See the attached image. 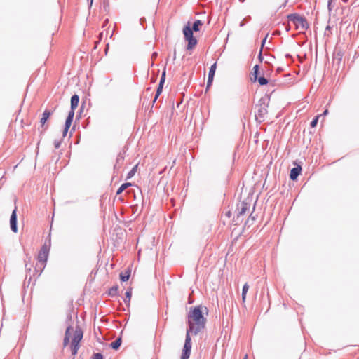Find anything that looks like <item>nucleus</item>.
I'll return each mask as SVG.
<instances>
[{
    "label": "nucleus",
    "instance_id": "obj_1",
    "mask_svg": "<svg viewBox=\"0 0 359 359\" xmlns=\"http://www.w3.org/2000/svg\"><path fill=\"white\" fill-rule=\"evenodd\" d=\"M203 311L208 313V308L200 305L191 308L187 315L188 327L186 332L185 341L180 359H189L190 357L191 350V334L197 335L205 328L207 320L203 316Z\"/></svg>",
    "mask_w": 359,
    "mask_h": 359
},
{
    "label": "nucleus",
    "instance_id": "obj_2",
    "mask_svg": "<svg viewBox=\"0 0 359 359\" xmlns=\"http://www.w3.org/2000/svg\"><path fill=\"white\" fill-rule=\"evenodd\" d=\"M46 264H43L41 262H39L37 261L36 266L34 267V270L32 271L31 267L28 266V264H25L26 268V276H25V282H27L28 284H30L32 280L34 279L33 285L35 284V281L37 278L40 276L41 273L43 272Z\"/></svg>",
    "mask_w": 359,
    "mask_h": 359
},
{
    "label": "nucleus",
    "instance_id": "obj_3",
    "mask_svg": "<svg viewBox=\"0 0 359 359\" xmlns=\"http://www.w3.org/2000/svg\"><path fill=\"white\" fill-rule=\"evenodd\" d=\"M267 98H260L258 102V104H257L255 107V109H257V111L255 112V118L256 120L259 123L264 121L265 116L267 114Z\"/></svg>",
    "mask_w": 359,
    "mask_h": 359
},
{
    "label": "nucleus",
    "instance_id": "obj_4",
    "mask_svg": "<svg viewBox=\"0 0 359 359\" xmlns=\"http://www.w3.org/2000/svg\"><path fill=\"white\" fill-rule=\"evenodd\" d=\"M287 18L289 21L292 22L294 24L297 29L299 28L307 29L309 28V23L306 19L298 13L289 14L287 16Z\"/></svg>",
    "mask_w": 359,
    "mask_h": 359
},
{
    "label": "nucleus",
    "instance_id": "obj_5",
    "mask_svg": "<svg viewBox=\"0 0 359 359\" xmlns=\"http://www.w3.org/2000/svg\"><path fill=\"white\" fill-rule=\"evenodd\" d=\"M193 31L189 26V24L185 25L183 28V34L184 39L188 42L187 46V50H192L198 43L196 37L194 36Z\"/></svg>",
    "mask_w": 359,
    "mask_h": 359
},
{
    "label": "nucleus",
    "instance_id": "obj_6",
    "mask_svg": "<svg viewBox=\"0 0 359 359\" xmlns=\"http://www.w3.org/2000/svg\"><path fill=\"white\" fill-rule=\"evenodd\" d=\"M250 208V203L248 201L245 200L237 205L236 212L237 217L244 215L247 210H249Z\"/></svg>",
    "mask_w": 359,
    "mask_h": 359
},
{
    "label": "nucleus",
    "instance_id": "obj_7",
    "mask_svg": "<svg viewBox=\"0 0 359 359\" xmlns=\"http://www.w3.org/2000/svg\"><path fill=\"white\" fill-rule=\"evenodd\" d=\"M48 253H49V248L46 245H43L41 247V248L39 252V255L37 257V261H39V262L46 264V262L48 260Z\"/></svg>",
    "mask_w": 359,
    "mask_h": 359
},
{
    "label": "nucleus",
    "instance_id": "obj_8",
    "mask_svg": "<svg viewBox=\"0 0 359 359\" xmlns=\"http://www.w3.org/2000/svg\"><path fill=\"white\" fill-rule=\"evenodd\" d=\"M10 227L13 232H18V222H17V208L13 210L10 217Z\"/></svg>",
    "mask_w": 359,
    "mask_h": 359
},
{
    "label": "nucleus",
    "instance_id": "obj_9",
    "mask_svg": "<svg viewBox=\"0 0 359 359\" xmlns=\"http://www.w3.org/2000/svg\"><path fill=\"white\" fill-rule=\"evenodd\" d=\"M165 67H164L163 72H162V74H161V79H160V81H159V83H158V88L156 89V99H158V97L160 96V95L162 93V90H163V85L165 83Z\"/></svg>",
    "mask_w": 359,
    "mask_h": 359
},
{
    "label": "nucleus",
    "instance_id": "obj_10",
    "mask_svg": "<svg viewBox=\"0 0 359 359\" xmlns=\"http://www.w3.org/2000/svg\"><path fill=\"white\" fill-rule=\"evenodd\" d=\"M125 153L126 151H123L119 152V154H118L116 160V163L114 166V170L118 171L121 168L125 159Z\"/></svg>",
    "mask_w": 359,
    "mask_h": 359
},
{
    "label": "nucleus",
    "instance_id": "obj_11",
    "mask_svg": "<svg viewBox=\"0 0 359 359\" xmlns=\"http://www.w3.org/2000/svg\"><path fill=\"white\" fill-rule=\"evenodd\" d=\"M51 114H52V111L50 110L46 109L43 111V113L42 114V117L41 118V120H40L41 126L42 128L41 133H43L47 129L48 126H46V127L44 126H45L46 122L47 121L48 118L51 116Z\"/></svg>",
    "mask_w": 359,
    "mask_h": 359
},
{
    "label": "nucleus",
    "instance_id": "obj_12",
    "mask_svg": "<svg viewBox=\"0 0 359 359\" xmlns=\"http://www.w3.org/2000/svg\"><path fill=\"white\" fill-rule=\"evenodd\" d=\"M83 334L82 330L80 327H77L74 332L72 343L75 344H79L80 341L83 338Z\"/></svg>",
    "mask_w": 359,
    "mask_h": 359
},
{
    "label": "nucleus",
    "instance_id": "obj_13",
    "mask_svg": "<svg viewBox=\"0 0 359 359\" xmlns=\"http://www.w3.org/2000/svg\"><path fill=\"white\" fill-rule=\"evenodd\" d=\"M302 167L299 165H297V166L294 167L291 169L290 173V178L291 180L294 181L297 179L298 176L301 174Z\"/></svg>",
    "mask_w": 359,
    "mask_h": 359
},
{
    "label": "nucleus",
    "instance_id": "obj_14",
    "mask_svg": "<svg viewBox=\"0 0 359 359\" xmlns=\"http://www.w3.org/2000/svg\"><path fill=\"white\" fill-rule=\"evenodd\" d=\"M259 74V65H255L252 69V75L253 76V78L252 77L251 78V81L253 82L257 81Z\"/></svg>",
    "mask_w": 359,
    "mask_h": 359
},
{
    "label": "nucleus",
    "instance_id": "obj_15",
    "mask_svg": "<svg viewBox=\"0 0 359 359\" xmlns=\"http://www.w3.org/2000/svg\"><path fill=\"white\" fill-rule=\"evenodd\" d=\"M79 97L77 95H74L71 97V109H75L79 104Z\"/></svg>",
    "mask_w": 359,
    "mask_h": 359
},
{
    "label": "nucleus",
    "instance_id": "obj_16",
    "mask_svg": "<svg viewBox=\"0 0 359 359\" xmlns=\"http://www.w3.org/2000/svg\"><path fill=\"white\" fill-rule=\"evenodd\" d=\"M130 276V270L128 269L120 273V279L122 282L128 281Z\"/></svg>",
    "mask_w": 359,
    "mask_h": 359
},
{
    "label": "nucleus",
    "instance_id": "obj_17",
    "mask_svg": "<svg viewBox=\"0 0 359 359\" xmlns=\"http://www.w3.org/2000/svg\"><path fill=\"white\" fill-rule=\"evenodd\" d=\"M121 337H118L114 341L110 344L109 346L114 350H117L121 346Z\"/></svg>",
    "mask_w": 359,
    "mask_h": 359
},
{
    "label": "nucleus",
    "instance_id": "obj_18",
    "mask_svg": "<svg viewBox=\"0 0 359 359\" xmlns=\"http://www.w3.org/2000/svg\"><path fill=\"white\" fill-rule=\"evenodd\" d=\"M203 25V22L201 20H196L192 27H191L193 32H198L200 30V27Z\"/></svg>",
    "mask_w": 359,
    "mask_h": 359
},
{
    "label": "nucleus",
    "instance_id": "obj_19",
    "mask_svg": "<svg viewBox=\"0 0 359 359\" xmlns=\"http://www.w3.org/2000/svg\"><path fill=\"white\" fill-rule=\"evenodd\" d=\"M216 68H217V62H215L213 65H211V67L209 69L208 78L210 79V80L214 79Z\"/></svg>",
    "mask_w": 359,
    "mask_h": 359
},
{
    "label": "nucleus",
    "instance_id": "obj_20",
    "mask_svg": "<svg viewBox=\"0 0 359 359\" xmlns=\"http://www.w3.org/2000/svg\"><path fill=\"white\" fill-rule=\"evenodd\" d=\"M248 290H249L248 284V283L244 284V285L243 286L242 294H241L242 302L243 304L245 302L246 295H247V292H248Z\"/></svg>",
    "mask_w": 359,
    "mask_h": 359
},
{
    "label": "nucleus",
    "instance_id": "obj_21",
    "mask_svg": "<svg viewBox=\"0 0 359 359\" xmlns=\"http://www.w3.org/2000/svg\"><path fill=\"white\" fill-rule=\"evenodd\" d=\"M118 286L114 285L109 290L108 294L112 297H116L118 294Z\"/></svg>",
    "mask_w": 359,
    "mask_h": 359
},
{
    "label": "nucleus",
    "instance_id": "obj_22",
    "mask_svg": "<svg viewBox=\"0 0 359 359\" xmlns=\"http://www.w3.org/2000/svg\"><path fill=\"white\" fill-rule=\"evenodd\" d=\"M131 185V183L130 182H126L122 184L120 187L116 191V195L121 194L126 189H127L128 187Z\"/></svg>",
    "mask_w": 359,
    "mask_h": 359
},
{
    "label": "nucleus",
    "instance_id": "obj_23",
    "mask_svg": "<svg viewBox=\"0 0 359 359\" xmlns=\"http://www.w3.org/2000/svg\"><path fill=\"white\" fill-rule=\"evenodd\" d=\"M126 299H124V302L126 304L129 305L130 304V300L132 296V291L131 289L128 290L125 293Z\"/></svg>",
    "mask_w": 359,
    "mask_h": 359
},
{
    "label": "nucleus",
    "instance_id": "obj_24",
    "mask_svg": "<svg viewBox=\"0 0 359 359\" xmlns=\"http://www.w3.org/2000/svg\"><path fill=\"white\" fill-rule=\"evenodd\" d=\"M80 347V345L79 344H71V351H72V354L73 355H76L78 353V350Z\"/></svg>",
    "mask_w": 359,
    "mask_h": 359
},
{
    "label": "nucleus",
    "instance_id": "obj_25",
    "mask_svg": "<svg viewBox=\"0 0 359 359\" xmlns=\"http://www.w3.org/2000/svg\"><path fill=\"white\" fill-rule=\"evenodd\" d=\"M257 81L259 82L260 86H264L268 83V79L265 78L264 76H259L257 77Z\"/></svg>",
    "mask_w": 359,
    "mask_h": 359
},
{
    "label": "nucleus",
    "instance_id": "obj_26",
    "mask_svg": "<svg viewBox=\"0 0 359 359\" xmlns=\"http://www.w3.org/2000/svg\"><path fill=\"white\" fill-rule=\"evenodd\" d=\"M137 165H136L135 166H134L131 170L127 174V177H126V179L127 180H129L132 177L134 176L135 173L137 171Z\"/></svg>",
    "mask_w": 359,
    "mask_h": 359
},
{
    "label": "nucleus",
    "instance_id": "obj_27",
    "mask_svg": "<svg viewBox=\"0 0 359 359\" xmlns=\"http://www.w3.org/2000/svg\"><path fill=\"white\" fill-rule=\"evenodd\" d=\"M320 116H321V115H318L311 121L310 123L311 127L314 128L316 126Z\"/></svg>",
    "mask_w": 359,
    "mask_h": 359
},
{
    "label": "nucleus",
    "instance_id": "obj_28",
    "mask_svg": "<svg viewBox=\"0 0 359 359\" xmlns=\"http://www.w3.org/2000/svg\"><path fill=\"white\" fill-rule=\"evenodd\" d=\"M72 330V325H69L66 329L65 336H67L70 339L71 333L70 330Z\"/></svg>",
    "mask_w": 359,
    "mask_h": 359
},
{
    "label": "nucleus",
    "instance_id": "obj_29",
    "mask_svg": "<svg viewBox=\"0 0 359 359\" xmlns=\"http://www.w3.org/2000/svg\"><path fill=\"white\" fill-rule=\"evenodd\" d=\"M72 121H73V119L68 118H66L65 124V126L66 127V128H70Z\"/></svg>",
    "mask_w": 359,
    "mask_h": 359
},
{
    "label": "nucleus",
    "instance_id": "obj_30",
    "mask_svg": "<svg viewBox=\"0 0 359 359\" xmlns=\"http://www.w3.org/2000/svg\"><path fill=\"white\" fill-rule=\"evenodd\" d=\"M92 359H103V355L100 353H94Z\"/></svg>",
    "mask_w": 359,
    "mask_h": 359
},
{
    "label": "nucleus",
    "instance_id": "obj_31",
    "mask_svg": "<svg viewBox=\"0 0 359 359\" xmlns=\"http://www.w3.org/2000/svg\"><path fill=\"white\" fill-rule=\"evenodd\" d=\"M74 116V109H70L67 118L73 119Z\"/></svg>",
    "mask_w": 359,
    "mask_h": 359
},
{
    "label": "nucleus",
    "instance_id": "obj_32",
    "mask_svg": "<svg viewBox=\"0 0 359 359\" xmlns=\"http://www.w3.org/2000/svg\"><path fill=\"white\" fill-rule=\"evenodd\" d=\"M62 143V140H55L54 147L55 149H59Z\"/></svg>",
    "mask_w": 359,
    "mask_h": 359
},
{
    "label": "nucleus",
    "instance_id": "obj_33",
    "mask_svg": "<svg viewBox=\"0 0 359 359\" xmlns=\"http://www.w3.org/2000/svg\"><path fill=\"white\" fill-rule=\"evenodd\" d=\"M69 343V338L67 336H65L63 340V346H66Z\"/></svg>",
    "mask_w": 359,
    "mask_h": 359
},
{
    "label": "nucleus",
    "instance_id": "obj_34",
    "mask_svg": "<svg viewBox=\"0 0 359 359\" xmlns=\"http://www.w3.org/2000/svg\"><path fill=\"white\" fill-rule=\"evenodd\" d=\"M268 35L269 34H267L265 37L262 39V43H261V49L262 50L264 46L265 45L266 43V39H267V37H268Z\"/></svg>",
    "mask_w": 359,
    "mask_h": 359
},
{
    "label": "nucleus",
    "instance_id": "obj_35",
    "mask_svg": "<svg viewBox=\"0 0 359 359\" xmlns=\"http://www.w3.org/2000/svg\"><path fill=\"white\" fill-rule=\"evenodd\" d=\"M213 81V79H210L208 78L207 81V89L212 85V83Z\"/></svg>",
    "mask_w": 359,
    "mask_h": 359
},
{
    "label": "nucleus",
    "instance_id": "obj_36",
    "mask_svg": "<svg viewBox=\"0 0 359 359\" xmlns=\"http://www.w3.org/2000/svg\"><path fill=\"white\" fill-rule=\"evenodd\" d=\"M262 50L261 49L260 50V52L259 53V55H258V59L260 62H262V60H263V57H262Z\"/></svg>",
    "mask_w": 359,
    "mask_h": 359
},
{
    "label": "nucleus",
    "instance_id": "obj_37",
    "mask_svg": "<svg viewBox=\"0 0 359 359\" xmlns=\"http://www.w3.org/2000/svg\"><path fill=\"white\" fill-rule=\"evenodd\" d=\"M69 129V128H66V127L65 126L64 130H63V137L67 135V133Z\"/></svg>",
    "mask_w": 359,
    "mask_h": 359
},
{
    "label": "nucleus",
    "instance_id": "obj_38",
    "mask_svg": "<svg viewBox=\"0 0 359 359\" xmlns=\"http://www.w3.org/2000/svg\"><path fill=\"white\" fill-rule=\"evenodd\" d=\"M328 113H329L328 109H325V110L323 111V113L322 114H320V115H321V116H326V115H327V114H328Z\"/></svg>",
    "mask_w": 359,
    "mask_h": 359
},
{
    "label": "nucleus",
    "instance_id": "obj_39",
    "mask_svg": "<svg viewBox=\"0 0 359 359\" xmlns=\"http://www.w3.org/2000/svg\"><path fill=\"white\" fill-rule=\"evenodd\" d=\"M145 21H146V20H145V18H140V23L142 25H143V22H145Z\"/></svg>",
    "mask_w": 359,
    "mask_h": 359
},
{
    "label": "nucleus",
    "instance_id": "obj_40",
    "mask_svg": "<svg viewBox=\"0 0 359 359\" xmlns=\"http://www.w3.org/2000/svg\"><path fill=\"white\" fill-rule=\"evenodd\" d=\"M250 219H252V221H255V217L252 216V214L250 215V217L248 218V222L250 220Z\"/></svg>",
    "mask_w": 359,
    "mask_h": 359
},
{
    "label": "nucleus",
    "instance_id": "obj_41",
    "mask_svg": "<svg viewBox=\"0 0 359 359\" xmlns=\"http://www.w3.org/2000/svg\"><path fill=\"white\" fill-rule=\"evenodd\" d=\"M288 2V0H285V2L280 6V8H283L286 6V4H287Z\"/></svg>",
    "mask_w": 359,
    "mask_h": 359
},
{
    "label": "nucleus",
    "instance_id": "obj_42",
    "mask_svg": "<svg viewBox=\"0 0 359 359\" xmlns=\"http://www.w3.org/2000/svg\"><path fill=\"white\" fill-rule=\"evenodd\" d=\"M288 2V0H285V2L280 6V8H283L286 6V4H287Z\"/></svg>",
    "mask_w": 359,
    "mask_h": 359
},
{
    "label": "nucleus",
    "instance_id": "obj_43",
    "mask_svg": "<svg viewBox=\"0 0 359 359\" xmlns=\"http://www.w3.org/2000/svg\"><path fill=\"white\" fill-rule=\"evenodd\" d=\"M286 32H289L290 30V25H286L285 27Z\"/></svg>",
    "mask_w": 359,
    "mask_h": 359
},
{
    "label": "nucleus",
    "instance_id": "obj_44",
    "mask_svg": "<svg viewBox=\"0 0 359 359\" xmlns=\"http://www.w3.org/2000/svg\"><path fill=\"white\" fill-rule=\"evenodd\" d=\"M245 20H243L241 22H240V25L239 26L240 27H243L245 25V22H244Z\"/></svg>",
    "mask_w": 359,
    "mask_h": 359
},
{
    "label": "nucleus",
    "instance_id": "obj_45",
    "mask_svg": "<svg viewBox=\"0 0 359 359\" xmlns=\"http://www.w3.org/2000/svg\"><path fill=\"white\" fill-rule=\"evenodd\" d=\"M157 99H156V95L154 96L153 100H152V106H154V104H155V102H156Z\"/></svg>",
    "mask_w": 359,
    "mask_h": 359
},
{
    "label": "nucleus",
    "instance_id": "obj_46",
    "mask_svg": "<svg viewBox=\"0 0 359 359\" xmlns=\"http://www.w3.org/2000/svg\"><path fill=\"white\" fill-rule=\"evenodd\" d=\"M98 43H99V41H95V47H94V48H95V49H96V48H97V44H98Z\"/></svg>",
    "mask_w": 359,
    "mask_h": 359
},
{
    "label": "nucleus",
    "instance_id": "obj_47",
    "mask_svg": "<svg viewBox=\"0 0 359 359\" xmlns=\"http://www.w3.org/2000/svg\"><path fill=\"white\" fill-rule=\"evenodd\" d=\"M156 56H157V53H156V52L153 53L152 57L154 58V57H156Z\"/></svg>",
    "mask_w": 359,
    "mask_h": 359
},
{
    "label": "nucleus",
    "instance_id": "obj_48",
    "mask_svg": "<svg viewBox=\"0 0 359 359\" xmlns=\"http://www.w3.org/2000/svg\"><path fill=\"white\" fill-rule=\"evenodd\" d=\"M151 87H147V88H146V91H147V92H149V91H151Z\"/></svg>",
    "mask_w": 359,
    "mask_h": 359
},
{
    "label": "nucleus",
    "instance_id": "obj_49",
    "mask_svg": "<svg viewBox=\"0 0 359 359\" xmlns=\"http://www.w3.org/2000/svg\"><path fill=\"white\" fill-rule=\"evenodd\" d=\"M102 35H103V33H102V32L100 33V34H99L100 40H101V39H102Z\"/></svg>",
    "mask_w": 359,
    "mask_h": 359
},
{
    "label": "nucleus",
    "instance_id": "obj_50",
    "mask_svg": "<svg viewBox=\"0 0 359 359\" xmlns=\"http://www.w3.org/2000/svg\"><path fill=\"white\" fill-rule=\"evenodd\" d=\"M330 4H331V0L328 2V8L330 10Z\"/></svg>",
    "mask_w": 359,
    "mask_h": 359
},
{
    "label": "nucleus",
    "instance_id": "obj_51",
    "mask_svg": "<svg viewBox=\"0 0 359 359\" xmlns=\"http://www.w3.org/2000/svg\"><path fill=\"white\" fill-rule=\"evenodd\" d=\"M226 216H227V217H231V212H228L226 213Z\"/></svg>",
    "mask_w": 359,
    "mask_h": 359
},
{
    "label": "nucleus",
    "instance_id": "obj_52",
    "mask_svg": "<svg viewBox=\"0 0 359 359\" xmlns=\"http://www.w3.org/2000/svg\"><path fill=\"white\" fill-rule=\"evenodd\" d=\"M285 56L286 57H291V55L290 54H287Z\"/></svg>",
    "mask_w": 359,
    "mask_h": 359
},
{
    "label": "nucleus",
    "instance_id": "obj_53",
    "mask_svg": "<svg viewBox=\"0 0 359 359\" xmlns=\"http://www.w3.org/2000/svg\"><path fill=\"white\" fill-rule=\"evenodd\" d=\"M277 71H278V72H281V71H282V69H281V68H278V69H277Z\"/></svg>",
    "mask_w": 359,
    "mask_h": 359
},
{
    "label": "nucleus",
    "instance_id": "obj_54",
    "mask_svg": "<svg viewBox=\"0 0 359 359\" xmlns=\"http://www.w3.org/2000/svg\"><path fill=\"white\" fill-rule=\"evenodd\" d=\"M93 0H90V6H91V5H92V4H93Z\"/></svg>",
    "mask_w": 359,
    "mask_h": 359
},
{
    "label": "nucleus",
    "instance_id": "obj_55",
    "mask_svg": "<svg viewBox=\"0 0 359 359\" xmlns=\"http://www.w3.org/2000/svg\"><path fill=\"white\" fill-rule=\"evenodd\" d=\"M176 58V53L175 52V54H174V60Z\"/></svg>",
    "mask_w": 359,
    "mask_h": 359
},
{
    "label": "nucleus",
    "instance_id": "obj_56",
    "mask_svg": "<svg viewBox=\"0 0 359 359\" xmlns=\"http://www.w3.org/2000/svg\"><path fill=\"white\" fill-rule=\"evenodd\" d=\"M247 358H248V355H245L243 359H247Z\"/></svg>",
    "mask_w": 359,
    "mask_h": 359
},
{
    "label": "nucleus",
    "instance_id": "obj_57",
    "mask_svg": "<svg viewBox=\"0 0 359 359\" xmlns=\"http://www.w3.org/2000/svg\"><path fill=\"white\" fill-rule=\"evenodd\" d=\"M71 318H71V316H68V320H71Z\"/></svg>",
    "mask_w": 359,
    "mask_h": 359
}]
</instances>
